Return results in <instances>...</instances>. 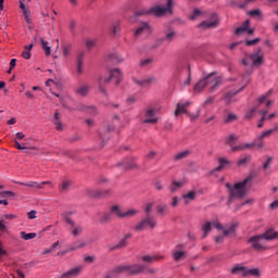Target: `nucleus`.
Returning a JSON list of instances; mask_svg holds the SVG:
<instances>
[{
  "label": "nucleus",
  "mask_w": 278,
  "mask_h": 278,
  "mask_svg": "<svg viewBox=\"0 0 278 278\" xmlns=\"http://www.w3.org/2000/svg\"><path fill=\"white\" fill-rule=\"evenodd\" d=\"M278 238V232L274 231L273 229L267 230L266 232L262 235H256L248 239V244H251V248L254 251H266L268 249L266 247L267 242H270V240H276Z\"/></svg>",
  "instance_id": "nucleus-1"
},
{
  "label": "nucleus",
  "mask_w": 278,
  "mask_h": 278,
  "mask_svg": "<svg viewBox=\"0 0 278 278\" xmlns=\"http://www.w3.org/2000/svg\"><path fill=\"white\" fill-rule=\"evenodd\" d=\"M251 181H253V178L248 177L243 181L237 182L235 186L227 182L226 188L229 190L230 199H242L249 191V188H251Z\"/></svg>",
  "instance_id": "nucleus-2"
},
{
  "label": "nucleus",
  "mask_w": 278,
  "mask_h": 278,
  "mask_svg": "<svg viewBox=\"0 0 278 278\" xmlns=\"http://www.w3.org/2000/svg\"><path fill=\"white\" fill-rule=\"evenodd\" d=\"M112 79H116V84H121V79H123V72L118 68L111 70L110 77H103L101 76L98 79V90L101 92V94H104V97H108V89L105 88V84H110Z\"/></svg>",
  "instance_id": "nucleus-3"
},
{
  "label": "nucleus",
  "mask_w": 278,
  "mask_h": 278,
  "mask_svg": "<svg viewBox=\"0 0 278 278\" xmlns=\"http://www.w3.org/2000/svg\"><path fill=\"white\" fill-rule=\"evenodd\" d=\"M144 270V265H119L112 270V276L121 275V273H127V275H138Z\"/></svg>",
  "instance_id": "nucleus-4"
},
{
  "label": "nucleus",
  "mask_w": 278,
  "mask_h": 278,
  "mask_svg": "<svg viewBox=\"0 0 278 278\" xmlns=\"http://www.w3.org/2000/svg\"><path fill=\"white\" fill-rule=\"evenodd\" d=\"M166 7L155 5L150 8L151 16H164V14H173V8H175V0H166Z\"/></svg>",
  "instance_id": "nucleus-5"
},
{
  "label": "nucleus",
  "mask_w": 278,
  "mask_h": 278,
  "mask_svg": "<svg viewBox=\"0 0 278 278\" xmlns=\"http://www.w3.org/2000/svg\"><path fill=\"white\" fill-rule=\"evenodd\" d=\"M206 79L208 81V86H211L210 92H216V90L223 86V76L217 75L214 72L206 75Z\"/></svg>",
  "instance_id": "nucleus-6"
},
{
  "label": "nucleus",
  "mask_w": 278,
  "mask_h": 278,
  "mask_svg": "<svg viewBox=\"0 0 278 278\" xmlns=\"http://www.w3.org/2000/svg\"><path fill=\"white\" fill-rule=\"evenodd\" d=\"M110 212L114 216H117V218H134V216L138 214V211L136 210L123 211L119 205H113Z\"/></svg>",
  "instance_id": "nucleus-7"
},
{
  "label": "nucleus",
  "mask_w": 278,
  "mask_h": 278,
  "mask_svg": "<svg viewBox=\"0 0 278 278\" xmlns=\"http://www.w3.org/2000/svg\"><path fill=\"white\" fill-rule=\"evenodd\" d=\"M156 225L157 223L155 222V218L151 217V214H148L144 219L135 226V231H144L147 227L155 229Z\"/></svg>",
  "instance_id": "nucleus-8"
},
{
  "label": "nucleus",
  "mask_w": 278,
  "mask_h": 278,
  "mask_svg": "<svg viewBox=\"0 0 278 278\" xmlns=\"http://www.w3.org/2000/svg\"><path fill=\"white\" fill-rule=\"evenodd\" d=\"M132 81L134 84H136V86H139L140 88H147L148 86H155V84H157V78L154 76L142 79L132 78Z\"/></svg>",
  "instance_id": "nucleus-9"
},
{
  "label": "nucleus",
  "mask_w": 278,
  "mask_h": 278,
  "mask_svg": "<svg viewBox=\"0 0 278 278\" xmlns=\"http://www.w3.org/2000/svg\"><path fill=\"white\" fill-rule=\"evenodd\" d=\"M151 34V25L147 22H141L134 33L135 38H140V36H149Z\"/></svg>",
  "instance_id": "nucleus-10"
},
{
  "label": "nucleus",
  "mask_w": 278,
  "mask_h": 278,
  "mask_svg": "<svg viewBox=\"0 0 278 278\" xmlns=\"http://www.w3.org/2000/svg\"><path fill=\"white\" fill-rule=\"evenodd\" d=\"M86 56V52L79 51L76 55V64L75 71L76 75H84V58Z\"/></svg>",
  "instance_id": "nucleus-11"
},
{
  "label": "nucleus",
  "mask_w": 278,
  "mask_h": 278,
  "mask_svg": "<svg viewBox=\"0 0 278 278\" xmlns=\"http://www.w3.org/2000/svg\"><path fill=\"white\" fill-rule=\"evenodd\" d=\"M250 60H252V65L262 66V64H264V53L262 52V48H258L255 53L250 54Z\"/></svg>",
  "instance_id": "nucleus-12"
},
{
  "label": "nucleus",
  "mask_w": 278,
  "mask_h": 278,
  "mask_svg": "<svg viewBox=\"0 0 278 278\" xmlns=\"http://www.w3.org/2000/svg\"><path fill=\"white\" fill-rule=\"evenodd\" d=\"M92 242H94V240L90 238L77 240L72 244L71 251H77V249H86V247L92 244Z\"/></svg>",
  "instance_id": "nucleus-13"
},
{
  "label": "nucleus",
  "mask_w": 278,
  "mask_h": 278,
  "mask_svg": "<svg viewBox=\"0 0 278 278\" xmlns=\"http://www.w3.org/2000/svg\"><path fill=\"white\" fill-rule=\"evenodd\" d=\"M20 1V9L22 10L23 16L28 25H31V11H29V5L25 4V0Z\"/></svg>",
  "instance_id": "nucleus-14"
},
{
  "label": "nucleus",
  "mask_w": 278,
  "mask_h": 278,
  "mask_svg": "<svg viewBox=\"0 0 278 278\" xmlns=\"http://www.w3.org/2000/svg\"><path fill=\"white\" fill-rule=\"evenodd\" d=\"M60 113L55 112L52 118V123L55 126L56 131H64L66 129V125L62 123Z\"/></svg>",
  "instance_id": "nucleus-15"
},
{
  "label": "nucleus",
  "mask_w": 278,
  "mask_h": 278,
  "mask_svg": "<svg viewBox=\"0 0 278 278\" xmlns=\"http://www.w3.org/2000/svg\"><path fill=\"white\" fill-rule=\"evenodd\" d=\"M208 86V80H207V76H205L204 78L200 79L193 87V92H195V94H199L201 92H203V90H205V88Z\"/></svg>",
  "instance_id": "nucleus-16"
},
{
  "label": "nucleus",
  "mask_w": 278,
  "mask_h": 278,
  "mask_svg": "<svg viewBox=\"0 0 278 278\" xmlns=\"http://www.w3.org/2000/svg\"><path fill=\"white\" fill-rule=\"evenodd\" d=\"M71 233L73 238H79V236L84 235V226L75 223H71Z\"/></svg>",
  "instance_id": "nucleus-17"
},
{
  "label": "nucleus",
  "mask_w": 278,
  "mask_h": 278,
  "mask_svg": "<svg viewBox=\"0 0 278 278\" xmlns=\"http://www.w3.org/2000/svg\"><path fill=\"white\" fill-rule=\"evenodd\" d=\"M180 249H184V244L176 245V250L173 251V257L175 262H181V260L186 257V253Z\"/></svg>",
  "instance_id": "nucleus-18"
},
{
  "label": "nucleus",
  "mask_w": 278,
  "mask_h": 278,
  "mask_svg": "<svg viewBox=\"0 0 278 278\" xmlns=\"http://www.w3.org/2000/svg\"><path fill=\"white\" fill-rule=\"evenodd\" d=\"M247 270H248L247 266L237 264L230 269V273L231 275H241V277H247Z\"/></svg>",
  "instance_id": "nucleus-19"
},
{
  "label": "nucleus",
  "mask_w": 278,
  "mask_h": 278,
  "mask_svg": "<svg viewBox=\"0 0 278 278\" xmlns=\"http://www.w3.org/2000/svg\"><path fill=\"white\" fill-rule=\"evenodd\" d=\"M87 194L90 197V199H101V197H105V194H108V191L87 189Z\"/></svg>",
  "instance_id": "nucleus-20"
},
{
  "label": "nucleus",
  "mask_w": 278,
  "mask_h": 278,
  "mask_svg": "<svg viewBox=\"0 0 278 278\" xmlns=\"http://www.w3.org/2000/svg\"><path fill=\"white\" fill-rule=\"evenodd\" d=\"M74 110H79L80 112H88V114H97V106H86L84 104H78Z\"/></svg>",
  "instance_id": "nucleus-21"
},
{
  "label": "nucleus",
  "mask_w": 278,
  "mask_h": 278,
  "mask_svg": "<svg viewBox=\"0 0 278 278\" xmlns=\"http://www.w3.org/2000/svg\"><path fill=\"white\" fill-rule=\"evenodd\" d=\"M47 185H51V181H43V182L29 181L26 184L22 182V186H26L27 188H38L39 190L45 188V186Z\"/></svg>",
  "instance_id": "nucleus-22"
},
{
  "label": "nucleus",
  "mask_w": 278,
  "mask_h": 278,
  "mask_svg": "<svg viewBox=\"0 0 278 278\" xmlns=\"http://www.w3.org/2000/svg\"><path fill=\"white\" fill-rule=\"evenodd\" d=\"M250 27H251V21L250 20H245L240 27L236 28L235 34L237 36H240L242 34H244V31H247V29H249Z\"/></svg>",
  "instance_id": "nucleus-23"
},
{
  "label": "nucleus",
  "mask_w": 278,
  "mask_h": 278,
  "mask_svg": "<svg viewBox=\"0 0 278 278\" xmlns=\"http://www.w3.org/2000/svg\"><path fill=\"white\" fill-rule=\"evenodd\" d=\"M199 27H202V29H214L218 27L217 21H204L199 24Z\"/></svg>",
  "instance_id": "nucleus-24"
},
{
  "label": "nucleus",
  "mask_w": 278,
  "mask_h": 278,
  "mask_svg": "<svg viewBox=\"0 0 278 278\" xmlns=\"http://www.w3.org/2000/svg\"><path fill=\"white\" fill-rule=\"evenodd\" d=\"M108 60H110L111 62H115L117 64H121L122 62H125V60L123 59V56H121L118 53L116 52H110L106 55Z\"/></svg>",
  "instance_id": "nucleus-25"
},
{
  "label": "nucleus",
  "mask_w": 278,
  "mask_h": 278,
  "mask_svg": "<svg viewBox=\"0 0 278 278\" xmlns=\"http://www.w3.org/2000/svg\"><path fill=\"white\" fill-rule=\"evenodd\" d=\"M97 216L99 217V222L101 225H105V223H110L112 220L111 213H98Z\"/></svg>",
  "instance_id": "nucleus-26"
},
{
  "label": "nucleus",
  "mask_w": 278,
  "mask_h": 278,
  "mask_svg": "<svg viewBox=\"0 0 278 278\" xmlns=\"http://www.w3.org/2000/svg\"><path fill=\"white\" fill-rule=\"evenodd\" d=\"M245 86L241 87L239 90H231L228 93H226V96L224 97V100L226 101V103H231V99H233L236 94L242 92Z\"/></svg>",
  "instance_id": "nucleus-27"
},
{
  "label": "nucleus",
  "mask_w": 278,
  "mask_h": 278,
  "mask_svg": "<svg viewBox=\"0 0 278 278\" xmlns=\"http://www.w3.org/2000/svg\"><path fill=\"white\" fill-rule=\"evenodd\" d=\"M76 94H78L79 97H88V92H90V86L88 85H83L80 87H78L75 90Z\"/></svg>",
  "instance_id": "nucleus-28"
},
{
  "label": "nucleus",
  "mask_w": 278,
  "mask_h": 278,
  "mask_svg": "<svg viewBox=\"0 0 278 278\" xmlns=\"http://www.w3.org/2000/svg\"><path fill=\"white\" fill-rule=\"evenodd\" d=\"M174 114L175 116H181V114H188V110H186V106H184V101H179L177 103Z\"/></svg>",
  "instance_id": "nucleus-29"
},
{
  "label": "nucleus",
  "mask_w": 278,
  "mask_h": 278,
  "mask_svg": "<svg viewBox=\"0 0 278 278\" xmlns=\"http://www.w3.org/2000/svg\"><path fill=\"white\" fill-rule=\"evenodd\" d=\"M156 213L159 216H166L168 214V205L166 203H161L156 206Z\"/></svg>",
  "instance_id": "nucleus-30"
},
{
  "label": "nucleus",
  "mask_w": 278,
  "mask_h": 278,
  "mask_svg": "<svg viewBox=\"0 0 278 278\" xmlns=\"http://www.w3.org/2000/svg\"><path fill=\"white\" fill-rule=\"evenodd\" d=\"M236 227H238V223H233L227 229H224V236L226 238H230V236H233V233H236Z\"/></svg>",
  "instance_id": "nucleus-31"
},
{
  "label": "nucleus",
  "mask_w": 278,
  "mask_h": 278,
  "mask_svg": "<svg viewBox=\"0 0 278 278\" xmlns=\"http://www.w3.org/2000/svg\"><path fill=\"white\" fill-rule=\"evenodd\" d=\"M184 188V181H173L168 187L169 192H177V190H181Z\"/></svg>",
  "instance_id": "nucleus-32"
},
{
  "label": "nucleus",
  "mask_w": 278,
  "mask_h": 278,
  "mask_svg": "<svg viewBox=\"0 0 278 278\" xmlns=\"http://www.w3.org/2000/svg\"><path fill=\"white\" fill-rule=\"evenodd\" d=\"M212 227H214L213 222H206L203 227H202V231H203V236L202 239L204 240V238H207V233H210V231H212Z\"/></svg>",
  "instance_id": "nucleus-33"
},
{
  "label": "nucleus",
  "mask_w": 278,
  "mask_h": 278,
  "mask_svg": "<svg viewBox=\"0 0 278 278\" xmlns=\"http://www.w3.org/2000/svg\"><path fill=\"white\" fill-rule=\"evenodd\" d=\"M245 277H262V269L261 268H253V269H247Z\"/></svg>",
  "instance_id": "nucleus-34"
},
{
  "label": "nucleus",
  "mask_w": 278,
  "mask_h": 278,
  "mask_svg": "<svg viewBox=\"0 0 278 278\" xmlns=\"http://www.w3.org/2000/svg\"><path fill=\"white\" fill-rule=\"evenodd\" d=\"M31 49H34V43L25 46V49L22 52V58H24V60H29L31 58Z\"/></svg>",
  "instance_id": "nucleus-35"
},
{
  "label": "nucleus",
  "mask_w": 278,
  "mask_h": 278,
  "mask_svg": "<svg viewBox=\"0 0 278 278\" xmlns=\"http://www.w3.org/2000/svg\"><path fill=\"white\" fill-rule=\"evenodd\" d=\"M192 152L190 150H185L182 152L177 153L174 156L175 162H179L180 160H186V157H188V155H190Z\"/></svg>",
  "instance_id": "nucleus-36"
},
{
  "label": "nucleus",
  "mask_w": 278,
  "mask_h": 278,
  "mask_svg": "<svg viewBox=\"0 0 278 278\" xmlns=\"http://www.w3.org/2000/svg\"><path fill=\"white\" fill-rule=\"evenodd\" d=\"M253 144L251 143H240L239 146H235L231 148L232 153H236V151H245V149H251Z\"/></svg>",
  "instance_id": "nucleus-37"
},
{
  "label": "nucleus",
  "mask_w": 278,
  "mask_h": 278,
  "mask_svg": "<svg viewBox=\"0 0 278 278\" xmlns=\"http://www.w3.org/2000/svg\"><path fill=\"white\" fill-rule=\"evenodd\" d=\"M157 260H162V256L159 255H146L142 256V262H146L147 264H153V262H157Z\"/></svg>",
  "instance_id": "nucleus-38"
},
{
  "label": "nucleus",
  "mask_w": 278,
  "mask_h": 278,
  "mask_svg": "<svg viewBox=\"0 0 278 278\" xmlns=\"http://www.w3.org/2000/svg\"><path fill=\"white\" fill-rule=\"evenodd\" d=\"M84 270V266L78 265L71 269V277H79L81 271Z\"/></svg>",
  "instance_id": "nucleus-39"
},
{
  "label": "nucleus",
  "mask_w": 278,
  "mask_h": 278,
  "mask_svg": "<svg viewBox=\"0 0 278 278\" xmlns=\"http://www.w3.org/2000/svg\"><path fill=\"white\" fill-rule=\"evenodd\" d=\"M39 40L46 55H51V47H49V42L45 41L43 38H40Z\"/></svg>",
  "instance_id": "nucleus-40"
},
{
  "label": "nucleus",
  "mask_w": 278,
  "mask_h": 278,
  "mask_svg": "<svg viewBox=\"0 0 278 278\" xmlns=\"http://www.w3.org/2000/svg\"><path fill=\"white\" fill-rule=\"evenodd\" d=\"M176 37L177 33L175 30H169L165 34L164 40H166L167 42H173V40H175Z\"/></svg>",
  "instance_id": "nucleus-41"
},
{
  "label": "nucleus",
  "mask_w": 278,
  "mask_h": 278,
  "mask_svg": "<svg viewBox=\"0 0 278 278\" xmlns=\"http://www.w3.org/2000/svg\"><path fill=\"white\" fill-rule=\"evenodd\" d=\"M20 237L22 238V240H34V238H36V232H25L22 231L20 232Z\"/></svg>",
  "instance_id": "nucleus-42"
},
{
  "label": "nucleus",
  "mask_w": 278,
  "mask_h": 278,
  "mask_svg": "<svg viewBox=\"0 0 278 278\" xmlns=\"http://www.w3.org/2000/svg\"><path fill=\"white\" fill-rule=\"evenodd\" d=\"M203 16V11L199 9H194L192 14L189 16L190 21H197V18H201Z\"/></svg>",
  "instance_id": "nucleus-43"
},
{
  "label": "nucleus",
  "mask_w": 278,
  "mask_h": 278,
  "mask_svg": "<svg viewBox=\"0 0 278 278\" xmlns=\"http://www.w3.org/2000/svg\"><path fill=\"white\" fill-rule=\"evenodd\" d=\"M127 247V239L123 238L118 244H116L115 247L110 248V251H116V249H123Z\"/></svg>",
  "instance_id": "nucleus-44"
},
{
  "label": "nucleus",
  "mask_w": 278,
  "mask_h": 278,
  "mask_svg": "<svg viewBox=\"0 0 278 278\" xmlns=\"http://www.w3.org/2000/svg\"><path fill=\"white\" fill-rule=\"evenodd\" d=\"M85 45H86L87 49L89 51H91V49H94V46L97 45V39L88 38V39H86Z\"/></svg>",
  "instance_id": "nucleus-45"
},
{
  "label": "nucleus",
  "mask_w": 278,
  "mask_h": 278,
  "mask_svg": "<svg viewBox=\"0 0 278 278\" xmlns=\"http://www.w3.org/2000/svg\"><path fill=\"white\" fill-rule=\"evenodd\" d=\"M136 16H151V9H141L136 12Z\"/></svg>",
  "instance_id": "nucleus-46"
},
{
  "label": "nucleus",
  "mask_w": 278,
  "mask_h": 278,
  "mask_svg": "<svg viewBox=\"0 0 278 278\" xmlns=\"http://www.w3.org/2000/svg\"><path fill=\"white\" fill-rule=\"evenodd\" d=\"M271 134H273L271 129L264 131L262 135L256 137V142L264 140V138H268Z\"/></svg>",
  "instance_id": "nucleus-47"
},
{
  "label": "nucleus",
  "mask_w": 278,
  "mask_h": 278,
  "mask_svg": "<svg viewBox=\"0 0 278 278\" xmlns=\"http://www.w3.org/2000/svg\"><path fill=\"white\" fill-rule=\"evenodd\" d=\"M151 64H153V59H143L140 61L141 68H148Z\"/></svg>",
  "instance_id": "nucleus-48"
},
{
  "label": "nucleus",
  "mask_w": 278,
  "mask_h": 278,
  "mask_svg": "<svg viewBox=\"0 0 278 278\" xmlns=\"http://www.w3.org/2000/svg\"><path fill=\"white\" fill-rule=\"evenodd\" d=\"M233 121H238V115L229 113L227 117L224 119V123H233Z\"/></svg>",
  "instance_id": "nucleus-49"
},
{
  "label": "nucleus",
  "mask_w": 278,
  "mask_h": 278,
  "mask_svg": "<svg viewBox=\"0 0 278 278\" xmlns=\"http://www.w3.org/2000/svg\"><path fill=\"white\" fill-rule=\"evenodd\" d=\"M184 199H190V201H194L197 199L195 191H189L188 193L182 195Z\"/></svg>",
  "instance_id": "nucleus-50"
},
{
  "label": "nucleus",
  "mask_w": 278,
  "mask_h": 278,
  "mask_svg": "<svg viewBox=\"0 0 278 278\" xmlns=\"http://www.w3.org/2000/svg\"><path fill=\"white\" fill-rule=\"evenodd\" d=\"M238 140V136L230 135L226 139V143L229 144V147H233V141Z\"/></svg>",
  "instance_id": "nucleus-51"
},
{
  "label": "nucleus",
  "mask_w": 278,
  "mask_h": 278,
  "mask_svg": "<svg viewBox=\"0 0 278 278\" xmlns=\"http://www.w3.org/2000/svg\"><path fill=\"white\" fill-rule=\"evenodd\" d=\"M270 94H273V89H270L268 92H266L265 94L261 96L258 98V103H264V101H266V99H268V97H270Z\"/></svg>",
  "instance_id": "nucleus-52"
},
{
  "label": "nucleus",
  "mask_w": 278,
  "mask_h": 278,
  "mask_svg": "<svg viewBox=\"0 0 278 278\" xmlns=\"http://www.w3.org/2000/svg\"><path fill=\"white\" fill-rule=\"evenodd\" d=\"M262 39L260 38H255V39H252V40H245V45L247 47H253L255 45H257V42H261Z\"/></svg>",
  "instance_id": "nucleus-53"
},
{
  "label": "nucleus",
  "mask_w": 278,
  "mask_h": 278,
  "mask_svg": "<svg viewBox=\"0 0 278 278\" xmlns=\"http://www.w3.org/2000/svg\"><path fill=\"white\" fill-rule=\"evenodd\" d=\"M111 30H112V34L116 36V34H121V26L118 24H113Z\"/></svg>",
  "instance_id": "nucleus-54"
},
{
  "label": "nucleus",
  "mask_w": 278,
  "mask_h": 278,
  "mask_svg": "<svg viewBox=\"0 0 278 278\" xmlns=\"http://www.w3.org/2000/svg\"><path fill=\"white\" fill-rule=\"evenodd\" d=\"M250 144H253V147H257V149H264L265 147L264 141L263 140L257 141V139H255V141Z\"/></svg>",
  "instance_id": "nucleus-55"
},
{
  "label": "nucleus",
  "mask_w": 278,
  "mask_h": 278,
  "mask_svg": "<svg viewBox=\"0 0 278 278\" xmlns=\"http://www.w3.org/2000/svg\"><path fill=\"white\" fill-rule=\"evenodd\" d=\"M188 72H189V76H188V79L184 81V86H190V84L192 83V74L190 73V66L188 67Z\"/></svg>",
  "instance_id": "nucleus-56"
},
{
  "label": "nucleus",
  "mask_w": 278,
  "mask_h": 278,
  "mask_svg": "<svg viewBox=\"0 0 278 278\" xmlns=\"http://www.w3.org/2000/svg\"><path fill=\"white\" fill-rule=\"evenodd\" d=\"M68 186H71V184L68 181H63L60 187V191L65 192V190H68Z\"/></svg>",
  "instance_id": "nucleus-57"
},
{
  "label": "nucleus",
  "mask_w": 278,
  "mask_h": 278,
  "mask_svg": "<svg viewBox=\"0 0 278 278\" xmlns=\"http://www.w3.org/2000/svg\"><path fill=\"white\" fill-rule=\"evenodd\" d=\"M213 227H215L219 231H225V227L219 222H213Z\"/></svg>",
  "instance_id": "nucleus-58"
},
{
  "label": "nucleus",
  "mask_w": 278,
  "mask_h": 278,
  "mask_svg": "<svg viewBox=\"0 0 278 278\" xmlns=\"http://www.w3.org/2000/svg\"><path fill=\"white\" fill-rule=\"evenodd\" d=\"M251 16H262V11L260 9L252 10L249 12Z\"/></svg>",
  "instance_id": "nucleus-59"
},
{
  "label": "nucleus",
  "mask_w": 278,
  "mask_h": 278,
  "mask_svg": "<svg viewBox=\"0 0 278 278\" xmlns=\"http://www.w3.org/2000/svg\"><path fill=\"white\" fill-rule=\"evenodd\" d=\"M126 101L129 105H131L132 103H136V101H138V98L136 96H129Z\"/></svg>",
  "instance_id": "nucleus-60"
},
{
  "label": "nucleus",
  "mask_w": 278,
  "mask_h": 278,
  "mask_svg": "<svg viewBox=\"0 0 278 278\" xmlns=\"http://www.w3.org/2000/svg\"><path fill=\"white\" fill-rule=\"evenodd\" d=\"M2 218H4L5 220H14V218H17V216L14 214H5L2 215Z\"/></svg>",
  "instance_id": "nucleus-61"
},
{
  "label": "nucleus",
  "mask_w": 278,
  "mask_h": 278,
  "mask_svg": "<svg viewBox=\"0 0 278 278\" xmlns=\"http://www.w3.org/2000/svg\"><path fill=\"white\" fill-rule=\"evenodd\" d=\"M255 108H252L249 110V112L245 114V118H253V114H255Z\"/></svg>",
  "instance_id": "nucleus-62"
},
{
  "label": "nucleus",
  "mask_w": 278,
  "mask_h": 278,
  "mask_svg": "<svg viewBox=\"0 0 278 278\" xmlns=\"http://www.w3.org/2000/svg\"><path fill=\"white\" fill-rule=\"evenodd\" d=\"M155 114V111L153 109H149L147 112H146V117L147 118H151L153 117V115Z\"/></svg>",
  "instance_id": "nucleus-63"
},
{
  "label": "nucleus",
  "mask_w": 278,
  "mask_h": 278,
  "mask_svg": "<svg viewBox=\"0 0 278 278\" xmlns=\"http://www.w3.org/2000/svg\"><path fill=\"white\" fill-rule=\"evenodd\" d=\"M36 211H30L27 213V217L29 220H34V218H36Z\"/></svg>",
  "instance_id": "nucleus-64"
}]
</instances>
